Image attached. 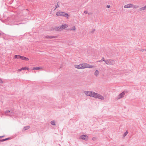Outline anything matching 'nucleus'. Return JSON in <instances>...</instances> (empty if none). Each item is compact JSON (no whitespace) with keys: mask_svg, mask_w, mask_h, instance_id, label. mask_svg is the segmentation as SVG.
<instances>
[{"mask_svg":"<svg viewBox=\"0 0 146 146\" xmlns=\"http://www.w3.org/2000/svg\"><path fill=\"white\" fill-rule=\"evenodd\" d=\"M84 93L87 96L94 97L95 92L92 91H85L84 92Z\"/></svg>","mask_w":146,"mask_h":146,"instance_id":"obj_2","label":"nucleus"},{"mask_svg":"<svg viewBox=\"0 0 146 146\" xmlns=\"http://www.w3.org/2000/svg\"><path fill=\"white\" fill-rule=\"evenodd\" d=\"M133 4L129 3L125 5L124 6V7L125 8H132Z\"/></svg>","mask_w":146,"mask_h":146,"instance_id":"obj_8","label":"nucleus"},{"mask_svg":"<svg viewBox=\"0 0 146 146\" xmlns=\"http://www.w3.org/2000/svg\"><path fill=\"white\" fill-rule=\"evenodd\" d=\"M80 138L85 141H87L88 140V137L86 135H81Z\"/></svg>","mask_w":146,"mask_h":146,"instance_id":"obj_6","label":"nucleus"},{"mask_svg":"<svg viewBox=\"0 0 146 146\" xmlns=\"http://www.w3.org/2000/svg\"><path fill=\"white\" fill-rule=\"evenodd\" d=\"M140 51H142V52H143L144 51H145V49H141L140 50Z\"/></svg>","mask_w":146,"mask_h":146,"instance_id":"obj_30","label":"nucleus"},{"mask_svg":"<svg viewBox=\"0 0 146 146\" xmlns=\"http://www.w3.org/2000/svg\"><path fill=\"white\" fill-rule=\"evenodd\" d=\"M125 94V93L124 92H123L122 93H120L119 95L118 96V99H119L123 98V96Z\"/></svg>","mask_w":146,"mask_h":146,"instance_id":"obj_9","label":"nucleus"},{"mask_svg":"<svg viewBox=\"0 0 146 146\" xmlns=\"http://www.w3.org/2000/svg\"><path fill=\"white\" fill-rule=\"evenodd\" d=\"M22 70H28V68L27 67H23L22 68Z\"/></svg>","mask_w":146,"mask_h":146,"instance_id":"obj_29","label":"nucleus"},{"mask_svg":"<svg viewBox=\"0 0 146 146\" xmlns=\"http://www.w3.org/2000/svg\"><path fill=\"white\" fill-rule=\"evenodd\" d=\"M7 113V115L9 116H12L13 114V112L12 111L10 112V110H8L5 112V114Z\"/></svg>","mask_w":146,"mask_h":146,"instance_id":"obj_7","label":"nucleus"},{"mask_svg":"<svg viewBox=\"0 0 146 146\" xmlns=\"http://www.w3.org/2000/svg\"><path fill=\"white\" fill-rule=\"evenodd\" d=\"M22 56L19 55H15L14 56V58H15L17 59H21V58Z\"/></svg>","mask_w":146,"mask_h":146,"instance_id":"obj_15","label":"nucleus"},{"mask_svg":"<svg viewBox=\"0 0 146 146\" xmlns=\"http://www.w3.org/2000/svg\"><path fill=\"white\" fill-rule=\"evenodd\" d=\"M107 7L108 8H109L110 7V5H108L107 6Z\"/></svg>","mask_w":146,"mask_h":146,"instance_id":"obj_34","label":"nucleus"},{"mask_svg":"<svg viewBox=\"0 0 146 146\" xmlns=\"http://www.w3.org/2000/svg\"><path fill=\"white\" fill-rule=\"evenodd\" d=\"M21 59H22V60H25V61H28L29 60V59L28 58H27L26 57H24L23 56H22Z\"/></svg>","mask_w":146,"mask_h":146,"instance_id":"obj_14","label":"nucleus"},{"mask_svg":"<svg viewBox=\"0 0 146 146\" xmlns=\"http://www.w3.org/2000/svg\"><path fill=\"white\" fill-rule=\"evenodd\" d=\"M94 98H98L102 100H104V97L102 96L101 95L95 92Z\"/></svg>","mask_w":146,"mask_h":146,"instance_id":"obj_3","label":"nucleus"},{"mask_svg":"<svg viewBox=\"0 0 146 146\" xmlns=\"http://www.w3.org/2000/svg\"><path fill=\"white\" fill-rule=\"evenodd\" d=\"M102 61V60H101L99 61V62H101Z\"/></svg>","mask_w":146,"mask_h":146,"instance_id":"obj_36","label":"nucleus"},{"mask_svg":"<svg viewBox=\"0 0 146 146\" xmlns=\"http://www.w3.org/2000/svg\"><path fill=\"white\" fill-rule=\"evenodd\" d=\"M11 139V138L10 137H8L5 139H3L0 140V142H3L5 141L10 139Z\"/></svg>","mask_w":146,"mask_h":146,"instance_id":"obj_13","label":"nucleus"},{"mask_svg":"<svg viewBox=\"0 0 146 146\" xmlns=\"http://www.w3.org/2000/svg\"><path fill=\"white\" fill-rule=\"evenodd\" d=\"M99 74V72L98 70H96L94 73V75L97 76Z\"/></svg>","mask_w":146,"mask_h":146,"instance_id":"obj_18","label":"nucleus"},{"mask_svg":"<svg viewBox=\"0 0 146 146\" xmlns=\"http://www.w3.org/2000/svg\"><path fill=\"white\" fill-rule=\"evenodd\" d=\"M145 51H146V49H145Z\"/></svg>","mask_w":146,"mask_h":146,"instance_id":"obj_38","label":"nucleus"},{"mask_svg":"<svg viewBox=\"0 0 146 146\" xmlns=\"http://www.w3.org/2000/svg\"><path fill=\"white\" fill-rule=\"evenodd\" d=\"M55 37V36H46V38H53Z\"/></svg>","mask_w":146,"mask_h":146,"instance_id":"obj_21","label":"nucleus"},{"mask_svg":"<svg viewBox=\"0 0 146 146\" xmlns=\"http://www.w3.org/2000/svg\"><path fill=\"white\" fill-rule=\"evenodd\" d=\"M30 128V127L29 126L24 127L23 129V131H25V130L29 129Z\"/></svg>","mask_w":146,"mask_h":146,"instance_id":"obj_12","label":"nucleus"},{"mask_svg":"<svg viewBox=\"0 0 146 146\" xmlns=\"http://www.w3.org/2000/svg\"><path fill=\"white\" fill-rule=\"evenodd\" d=\"M62 28V29H65L66 28L68 27V25L67 24H64L60 26Z\"/></svg>","mask_w":146,"mask_h":146,"instance_id":"obj_11","label":"nucleus"},{"mask_svg":"<svg viewBox=\"0 0 146 146\" xmlns=\"http://www.w3.org/2000/svg\"><path fill=\"white\" fill-rule=\"evenodd\" d=\"M51 124L53 125H56V124L55 123V122L54 121H51Z\"/></svg>","mask_w":146,"mask_h":146,"instance_id":"obj_22","label":"nucleus"},{"mask_svg":"<svg viewBox=\"0 0 146 146\" xmlns=\"http://www.w3.org/2000/svg\"><path fill=\"white\" fill-rule=\"evenodd\" d=\"M101 60H102V61H104L105 62V63H106V60H105L104 59V57H103L102 58V59Z\"/></svg>","mask_w":146,"mask_h":146,"instance_id":"obj_28","label":"nucleus"},{"mask_svg":"<svg viewBox=\"0 0 146 146\" xmlns=\"http://www.w3.org/2000/svg\"><path fill=\"white\" fill-rule=\"evenodd\" d=\"M88 14L89 15H90V13H88Z\"/></svg>","mask_w":146,"mask_h":146,"instance_id":"obj_37","label":"nucleus"},{"mask_svg":"<svg viewBox=\"0 0 146 146\" xmlns=\"http://www.w3.org/2000/svg\"><path fill=\"white\" fill-rule=\"evenodd\" d=\"M57 28H58V31H61L62 30V28L60 26H59L58 27H57Z\"/></svg>","mask_w":146,"mask_h":146,"instance_id":"obj_24","label":"nucleus"},{"mask_svg":"<svg viewBox=\"0 0 146 146\" xmlns=\"http://www.w3.org/2000/svg\"><path fill=\"white\" fill-rule=\"evenodd\" d=\"M4 137V136H0V138H2V137Z\"/></svg>","mask_w":146,"mask_h":146,"instance_id":"obj_35","label":"nucleus"},{"mask_svg":"<svg viewBox=\"0 0 146 146\" xmlns=\"http://www.w3.org/2000/svg\"><path fill=\"white\" fill-rule=\"evenodd\" d=\"M53 30L58 31V28H57V27H55L54 28Z\"/></svg>","mask_w":146,"mask_h":146,"instance_id":"obj_27","label":"nucleus"},{"mask_svg":"<svg viewBox=\"0 0 146 146\" xmlns=\"http://www.w3.org/2000/svg\"><path fill=\"white\" fill-rule=\"evenodd\" d=\"M76 28L75 27V26H74L71 28L68 29V30L70 31H75L76 30Z\"/></svg>","mask_w":146,"mask_h":146,"instance_id":"obj_17","label":"nucleus"},{"mask_svg":"<svg viewBox=\"0 0 146 146\" xmlns=\"http://www.w3.org/2000/svg\"><path fill=\"white\" fill-rule=\"evenodd\" d=\"M85 68H92L94 67V66L92 65H90L89 64L85 63Z\"/></svg>","mask_w":146,"mask_h":146,"instance_id":"obj_10","label":"nucleus"},{"mask_svg":"<svg viewBox=\"0 0 146 146\" xmlns=\"http://www.w3.org/2000/svg\"><path fill=\"white\" fill-rule=\"evenodd\" d=\"M40 68L39 67H35L33 68V70H38L40 69Z\"/></svg>","mask_w":146,"mask_h":146,"instance_id":"obj_23","label":"nucleus"},{"mask_svg":"<svg viewBox=\"0 0 146 146\" xmlns=\"http://www.w3.org/2000/svg\"><path fill=\"white\" fill-rule=\"evenodd\" d=\"M85 63L80 64L79 65H75V67L79 69H82L85 68Z\"/></svg>","mask_w":146,"mask_h":146,"instance_id":"obj_5","label":"nucleus"},{"mask_svg":"<svg viewBox=\"0 0 146 146\" xmlns=\"http://www.w3.org/2000/svg\"><path fill=\"white\" fill-rule=\"evenodd\" d=\"M22 70V68L18 70V71H21Z\"/></svg>","mask_w":146,"mask_h":146,"instance_id":"obj_33","label":"nucleus"},{"mask_svg":"<svg viewBox=\"0 0 146 146\" xmlns=\"http://www.w3.org/2000/svg\"><path fill=\"white\" fill-rule=\"evenodd\" d=\"M146 9V8L145 7V6L143 7H142L140 8L139 9V10L140 11H142L145 10Z\"/></svg>","mask_w":146,"mask_h":146,"instance_id":"obj_16","label":"nucleus"},{"mask_svg":"<svg viewBox=\"0 0 146 146\" xmlns=\"http://www.w3.org/2000/svg\"><path fill=\"white\" fill-rule=\"evenodd\" d=\"M106 63L107 65H113L115 64V61L112 59L106 60Z\"/></svg>","mask_w":146,"mask_h":146,"instance_id":"obj_4","label":"nucleus"},{"mask_svg":"<svg viewBox=\"0 0 146 146\" xmlns=\"http://www.w3.org/2000/svg\"><path fill=\"white\" fill-rule=\"evenodd\" d=\"M56 15L58 16H63L66 17L67 18L68 17V15L67 13L64 12L58 11L56 13Z\"/></svg>","mask_w":146,"mask_h":146,"instance_id":"obj_1","label":"nucleus"},{"mask_svg":"<svg viewBox=\"0 0 146 146\" xmlns=\"http://www.w3.org/2000/svg\"><path fill=\"white\" fill-rule=\"evenodd\" d=\"M95 31V29H92V30L90 32V33H93Z\"/></svg>","mask_w":146,"mask_h":146,"instance_id":"obj_25","label":"nucleus"},{"mask_svg":"<svg viewBox=\"0 0 146 146\" xmlns=\"http://www.w3.org/2000/svg\"><path fill=\"white\" fill-rule=\"evenodd\" d=\"M128 133V131L127 130L126 131V132L124 133L123 135V137H125L126 135H127V134Z\"/></svg>","mask_w":146,"mask_h":146,"instance_id":"obj_20","label":"nucleus"},{"mask_svg":"<svg viewBox=\"0 0 146 146\" xmlns=\"http://www.w3.org/2000/svg\"><path fill=\"white\" fill-rule=\"evenodd\" d=\"M139 7V6L137 5H134L133 4L132 8L133 9H137Z\"/></svg>","mask_w":146,"mask_h":146,"instance_id":"obj_19","label":"nucleus"},{"mask_svg":"<svg viewBox=\"0 0 146 146\" xmlns=\"http://www.w3.org/2000/svg\"><path fill=\"white\" fill-rule=\"evenodd\" d=\"M0 83H2V84L3 83V81H2V80H1L0 79Z\"/></svg>","mask_w":146,"mask_h":146,"instance_id":"obj_32","label":"nucleus"},{"mask_svg":"<svg viewBox=\"0 0 146 146\" xmlns=\"http://www.w3.org/2000/svg\"><path fill=\"white\" fill-rule=\"evenodd\" d=\"M84 13H85L86 14L88 13V11H84Z\"/></svg>","mask_w":146,"mask_h":146,"instance_id":"obj_31","label":"nucleus"},{"mask_svg":"<svg viewBox=\"0 0 146 146\" xmlns=\"http://www.w3.org/2000/svg\"><path fill=\"white\" fill-rule=\"evenodd\" d=\"M55 7H56L54 9V11H55L56 9V8H58L59 7V5H58V3H57V5H56Z\"/></svg>","mask_w":146,"mask_h":146,"instance_id":"obj_26","label":"nucleus"}]
</instances>
